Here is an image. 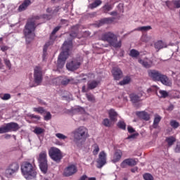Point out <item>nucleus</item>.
Segmentation results:
<instances>
[{
  "mask_svg": "<svg viewBox=\"0 0 180 180\" xmlns=\"http://www.w3.org/2000/svg\"><path fill=\"white\" fill-rule=\"evenodd\" d=\"M79 25L72 27L71 32L69 34L68 41H65L62 46V52L58 56L57 68H63L68 58L70 50L72 49V40L78 36Z\"/></svg>",
  "mask_w": 180,
  "mask_h": 180,
  "instance_id": "obj_1",
  "label": "nucleus"
},
{
  "mask_svg": "<svg viewBox=\"0 0 180 180\" xmlns=\"http://www.w3.org/2000/svg\"><path fill=\"white\" fill-rule=\"evenodd\" d=\"M73 137V143L77 147H81L84 141L88 139V129L85 127H79L71 132Z\"/></svg>",
  "mask_w": 180,
  "mask_h": 180,
  "instance_id": "obj_2",
  "label": "nucleus"
},
{
  "mask_svg": "<svg viewBox=\"0 0 180 180\" xmlns=\"http://www.w3.org/2000/svg\"><path fill=\"white\" fill-rule=\"evenodd\" d=\"M39 19H40V17L37 15L27 20L24 29L27 43H30L34 39V32L36 30V20H39Z\"/></svg>",
  "mask_w": 180,
  "mask_h": 180,
  "instance_id": "obj_3",
  "label": "nucleus"
},
{
  "mask_svg": "<svg viewBox=\"0 0 180 180\" xmlns=\"http://www.w3.org/2000/svg\"><path fill=\"white\" fill-rule=\"evenodd\" d=\"M21 171L27 180H34L37 175V172H36V165L30 162H22Z\"/></svg>",
  "mask_w": 180,
  "mask_h": 180,
  "instance_id": "obj_4",
  "label": "nucleus"
},
{
  "mask_svg": "<svg viewBox=\"0 0 180 180\" xmlns=\"http://www.w3.org/2000/svg\"><path fill=\"white\" fill-rule=\"evenodd\" d=\"M101 40L107 41L110 47L120 49L122 47V40L117 41V35L113 32H107L102 34Z\"/></svg>",
  "mask_w": 180,
  "mask_h": 180,
  "instance_id": "obj_5",
  "label": "nucleus"
},
{
  "mask_svg": "<svg viewBox=\"0 0 180 180\" xmlns=\"http://www.w3.org/2000/svg\"><path fill=\"white\" fill-rule=\"evenodd\" d=\"M37 162L42 174H47L49 171V163L47 160V152L46 150H43L39 154Z\"/></svg>",
  "mask_w": 180,
  "mask_h": 180,
  "instance_id": "obj_6",
  "label": "nucleus"
},
{
  "mask_svg": "<svg viewBox=\"0 0 180 180\" xmlns=\"http://www.w3.org/2000/svg\"><path fill=\"white\" fill-rule=\"evenodd\" d=\"M49 155L51 160L58 164L61 162V160H63V153L61 150L57 148H51L49 150Z\"/></svg>",
  "mask_w": 180,
  "mask_h": 180,
  "instance_id": "obj_7",
  "label": "nucleus"
},
{
  "mask_svg": "<svg viewBox=\"0 0 180 180\" xmlns=\"http://www.w3.org/2000/svg\"><path fill=\"white\" fill-rule=\"evenodd\" d=\"M34 81L37 85H40L43 81V74L41 73V68L37 66L34 69Z\"/></svg>",
  "mask_w": 180,
  "mask_h": 180,
  "instance_id": "obj_8",
  "label": "nucleus"
},
{
  "mask_svg": "<svg viewBox=\"0 0 180 180\" xmlns=\"http://www.w3.org/2000/svg\"><path fill=\"white\" fill-rule=\"evenodd\" d=\"M77 166L74 165H70L65 169L63 172V175L64 176H72V175L77 174Z\"/></svg>",
  "mask_w": 180,
  "mask_h": 180,
  "instance_id": "obj_9",
  "label": "nucleus"
},
{
  "mask_svg": "<svg viewBox=\"0 0 180 180\" xmlns=\"http://www.w3.org/2000/svg\"><path fill=\"white\" fill-rule=\"evenodd\" d=\"M138 160L134 158H128L125 159L124 161L122 162L120 164L121 168H126V167H134V165H137Z\"/></svg>",
  "mask_w": 180,
  "mask_h": 180,
  "instance_id": "obj_10",
  "label": "nucleus"
},
{
  "mask_svg": "<svg viewBox=\"0 0 180 180\" xmlns=\"http://www.w3.org/2000/svg\"><path fill=\"white\" fill-rule=\"evenodd\" d=\"M81 62L77 60H73L66 64V68L69 71H75V70H78V68H79Z\"/></svg>",
  "mask_w": 180,
  "mask_h": 180,
  "instance_id": "obj_11",
  "label": "nucleus"
},
{
  "mask_svg": "<svg viewBox=\"0 0 180 180\" xmlns=\"http://www.w3.org/2000/svg\"><path fill=\"white\" fill-rule=\"evenodd\" d=\"M97 167L102 168L105 164H106V153L105 151H102L98 155V159L97 160Z\"/></svg>",
  "mask_w": 180,
  "mask_h": 180,
  "instance_id": "obj_12",
  "label": "nucleus"
},
{
  "mask_svg": "<svg viewBox=\"0 0 180 180\" xmlns=\"http://www.w3.org/2000/svg\"><path fill=\"white\" fill-rule=\"evenodd\" d=\"M161 72L157 70H148V75L153 79V81H158L160 77H161Z\"/></svg>",
  "mask_w": 180,
  "mask_h": 180,
  "instance_id": "obj_13",
  "label": "nucleus"
},
{
  "mask_svg": "<svg viewBox=\"0 0 180 180\" xmlns=\"http://www.w3.org/2000/svg\"><path fill=\"white\" fill-rule=\"evenodd\" d=\"M158 82H161L163 85H165L166 86H171L172 85V82L169 78L167 77V75L164 74H161L160 77H159V79Z\"/></svg>",
  "mask_w": 180,
  "mask_h": 180,
  "instance_id": "obj_14",
  "label": "nucleus"
},
{
  "mask_svg": "<svg viewBox=\"0 0 180 180\" xmlns=\"http://www.w3.org/2000/svg\"><path fill=\"white\" fill-rule=\"evenodd\" d=\"M6 127L7 129L8 133L9 131H18L20 127H19V124L16 122H9L6 124Z\"/></svg>",
  "mask_w": 180,
  "mask_h": 180,
  "instance_id": "obj_15",
  "label": "nucleus"
},
{
  "mask_svg": "<svg viewBox=\"0 0 180 180\" xmlns=\"http://www.w3.org/2000/svg\"><path fill=\"white\" fill-rule=\"evenodd\" d=\"M32 5V0H24L23 2L18 7V12H23Z\"/></svg>",
  "mask_w": 180,
  "mask_h": 180,
  "instance_id": "obj_16",
  "label": "nucleus"
},
{
  "mask_svg": "<svg viewBox=\"0 0 180 180\" xmlns=\"http://www.w3.org/2000/svg\"><path fill=\"white\" fill-rule=\"evenodd\" d=\"M112 75L114 77V79H116L117 81H119L122 77H123V72H122V70L118 68H114L112 69Z\"/></svg>",
  "mask_w": 180,
  "mask_h": 180,
  "instance_id": "obj_17",
  "label": "nucleus"
},
{
  "mask_svg": "<svg viewBox=\"0 0 180 180\" xmlns=\"http://www.w3.org/2000/svg\"><path fill=\"white\" fill-rule=\"evenodd\" d=\"M154 47L157 49V51H160L161 49H167V45L162 40L158 41L154 44Z\"/></svg>",
  "mask_w": 180,
  "mask_h": 180,
  "instance_id": "obj_18",
  "label": "nucleus"
},
{
  "mask_svg": "<svg viewBox=\"0 0 180 180\" xmlns=\"http://www.w3.org/2000/svg\"><path fill=\"white\" fill-rule=\"evenodd\" d=\"M71 112L73 115H77V113L84 115L85 113V109L81 106H75L71 108Z\"/></svg>",
  "mask_w": 180,
  "mask_h": 180,
  "instance_id": "obj_19",
  "label": "nucleus"
},
{
  "mask_svg": "<svg viewBox=\"0 0 180 180\" xmlns=\"http://www.w3.org/2000/svg\"><path fill=\"white\" fill-rule=\"evenodd\" d=\"M108 115L111 122H113V123L117 122V112H116L115 110L110 109L108 112Z\"/></svg>",
  "mask_w": 180,
  "mask_h": 180,
  "instance_id": "obj_20",
  "label": "nucleus"
},
{
  "mask_svg": "<svg viewBox=\"0 0 180 180\" xmlns=\"http://www.w3.org/2000/svg\"><path fill=\"white\" fill-rule=\"evenodd\" d=\"M122 151L117 150V152L115 153L114 157L112 160V162L114 164H116V162H119L122 158Z\"/></svg>",
  "mask_w": 180,
  "mask_h": 180,
  "instance_id": "obj_21",
  "label": "nucleus"
},
{
  "mask_svg": "<svg viewBox=\"0 0 180 180\" xmlns=\"http://www.w3.org/2000/svg\"><path fill=\"white\" fill-rule=\"evenodd\" d=\"M129 98H130V101H131V102H132V103H137L140 102V101H141V97L134 93L131 94L129 95Z\"/></svg>",
  "mask_w": 180,
  "mask_h": 180,
  "instance_id": "obj_22",
  "label": "nucleus"
},
{
  "mask_svg": "<svg viewBox=\"0 0 180 180\" xmlns=\"http://www.w3.org/2000/svg\"><path fill=\"white\" fill-rule=\"evenodd\" d=\"M139 63L141 64L144 68H151L153 67V63L151 61H147L145 60L139 59Z\"/></svg>",
  "mask_w": 180,
  "mask_h": 180,
  "instance_id": "obj_23",
  "label": "nucleus"
},
{
  "mask_svg": "<svg viewBox=\"0 0 180 180\" xmlns=\"http://www.w3.org/2000/svg\"><path fill=\"white\" fill-rule=\"evenodd\" d=\"M136 115L143 120H146V121L150 120V115L147 112H145V111L139 112H137Z\"/></svg>",
  "mask_w": 180,
  "mask_h": 180,
  "instance_id": "obj_24",
  "label": "nucleus"
},
{
  "mask_svg": "<svg viewBox=\"0 0 180 180\" xmlns=\"http://www.w3.org/2000/svg\"><path fill=\"white\" fill-rule=\"evenodd\" d=\"M115 19L114 17L105 18L101 20L100 23H102L103 25H110V23H113Z\"/></svg>",
  "mask_w": 180,
  "mask_h": 180,
  "instance_id": "obj_25",
  "label": "nucleus"
},
{
  "mask_svg": "<svg viewBox=\"0 0 180 180\" xmlns=\"http://www.w3.org/2000/svg\"><path fill=\"white\" fill-rule=\"evenodd\" d=\"M99 85V81L92 80L87 84L88 89H95Z\"/></svg>",
  "mask_w": 180,
  "mask_h": 180,
  "instance_id": "obj_26",
  "label": "nucleus"
},
{
  "mask_svg": "<svg viewBox=\"0 0 180 180\" xmlns=\"http://www.w3.org/2000/svg\"><path fill=\"white\" fill-rule=\"evenodd\" d=\"M62 85H68V84H77L75 79L70 77L68 79H64L61 82Z\"/></svg>",
  "mask_w": 180,
  "mask_h": 180,
  "instance_id": "obj_27",
  "label": "nucleus"
},
{
  "mask_svg": "<svg viewBox=\"0 0 180 180\" xmlns=\"http://www.w3.org/2000/svg\"><path fill=\"white\" fill-rule=\"evenodd\" d=\"M14 174L16 173L13 171V169H10L8 166L4 172V176H6V178H11V176L14 175Z\"/></svg>",
  "mask_w": 180,
  "mask_h": 180,
  "instance_id": "obj_28",
  "label": "nucleus"
},
{
  "mask_svg": "<svg viewBox=\"0 0 180 180\" xmlns=\"http://www.w3.org/2000/svg\"><path fill=\"white\" fill-rule=\"evenodd\" d=\"M9 168L13 169V171L16 174L19 171V163L14 162L8 165Z\"/></svg>",
  "mask_w": 180,
  "mask_h": 180,
  "instance_id": "obj_29",
  "label": "nucleus"
},
{
  "mask_svg": "<svg viewBox=\"0 0 180 180\" xmlns=\"http://www.w3.org/2000/svg\"><path fill=\"white\" fill-rule=\"evenodd\" d=\"M102 123H103V126H105V127H110L111 126L113 125V124L115 122H113V121H112L111 120H109L108 118H105L103 120Z\"/></svg>",
  "mask_w": 180,
  "mask_h": 180,
  "instance_id": "obj_30",
  "label": "nucleus"
},
{
  "mask_svg": "<svg viewBox=\"0 0 180 180\" xmlns=\"http://www.w3.org/2000/svg\"><path fill=\"white\" fill-rule=\"evenodd\" d=\"M46 130L41 127H36L34 129V133L37 134V136H40V134H44Z\"/></svg>",
  "mask_w": 180,
  "mask_h": 180,
  "instance_id": "obj_31",
  "label": "nucleus"
},
{
  "mask_svg": "<svg viewBox=\"0 0 180 180\" xmlns=\"http://www.w3.org/2000/svg\"><path fill=\"white\" fill-rule=\"evenodd\" d=\"M99 5H102V1L96 0L94 3L89 4V8H90V9H94V8H98Z\"/></svg>",
  "mask_w": 180,
  "mask_h": 180,
  "instance_id": "obj_32",
  "label": "nucleus"
},
{
  "mask_svg": "<svg viewBox=\"0 0 180 180\" xmlns=\"http://www.w3.org/2000/svg\"><path fill=\"white\" fill-rule=\"evenodd\" d=\"M161 122V116L160 115H155L153 121V128L157 129L158 127V124Z\"/></svg>",
  "mask_w": 180,
  "mask_h": 180,
  "instance_id": "obj_33",
  "label": "nucleus"
},
{
  "mask_svg": "<svg viewBox=\"0 0 180 180\" xmlns=\"http://www.w3.org/2000/svg\"><path fill=\"white\" fill-rule=\"evenodd\" d=\"M60 29H61L60 26H57L52 31L51 36H50V39L51 40L54 41V39H56V33H57L58 32V30H60Z\"/></svg>",
  "mask_w": 180,
  "mask_h": 180,
  "instance_id": "obj_34",
  "label": "nucleus"
},
{
  "mask_svg": "<svg viewBox=\"0 0 180 180\" xmlns=\"http://www.w3.org/2000/svg\"><path fill=\"white\" fill-rule=\"evenodd\" d=\"M155 94L159 98H167L168 96V92L164 90H160L159 93L156 91Z\"/></svg>",
  "mask_w": 180,
  "mask_h": 180,
  "instance_id": "obj_35",
  "label": "nucleus"
},
{
  "mask_svg": "<svg viewBox=\"0 0 180 180\" xmlns=\"http://www.w3.org/2000/svg\"><path fill=\"white\" fill-rule=\"evenodd\" d=\"M49 46H50V44L46 43V44H45V45L44 46V48H43L42 58H43L44 61V60H46V58L47 57V49H49Z\"/></svg>",
  "mask_w": 180,
  "mask_h": 180,
  "instance_id": "obj_36",
  "label": "nucleus"
},
{
  "mask_svg": "<svg viewBox=\"0 0 180 180\" xmlns=\"http://www.w3.org/2000/svg\"><path fill=\"white\" fill-rule=\"evenodd\" d=\"M166 141L169 146V147H171V146H173L175 141H176V139L174 136H169L166 138Z\"/></svg>",
  "mask_w": 180,
  "mask_h": 180,
  "instance_id": "obj_37",
  "label": "nucleus"
},
{
  "mask_svg": "<svg viewBox=\"0 0 180 180\" xmlns=\"http://www.w3.org/2000/svg\"><path fill=\"white\" fill-rule=\"evenodd\" d=\"M33 111L39 113V115H44L46 113V110L43 107L34 108Z\"/></svg>",
  "mask_w": 180,
  "mask_h": 180,
  "instance_id": "obj_38",
  "label": "nucleus"
},
{
  "mask_svg": "<svg viewBox=\"0 0 180 180\" xmlns=\"http://www.w3.org/2000/svg\"><path fill=\"white\" fill-rule=\"evenodd\" d=\"M130 81H131V78L129 76H127L120 82V85H127V84H130Z\"/></svg>",
  "mask_w": 180,
  "mask_h": 180,
  "instance_id": "obj_39",
  "label": "nucleus"
},
{
  "mask_svg": "<svg viewBox=\"0 0 180 180\" xmlns=\"http://www.w3.org/2000/svg\"><path fill=\"white\" fill-rule=\"evenodd\" d=\"M129 56L133 58H137V57L140 56V52L136 49H131L130 51Z\"/></svg>",
  "mask_w": 180,
  "mask_h": 180,
  "instance_id": "obj_40",
  "label": "nucleus"
},
{
  "mask_svg": "<svg viewBox=\"0 0 180 180\" xmlns=\"http://www.w3.org/2000/svg\"><path fill=\"white\" fill-rule=\"evenodd\" d=\"M136 30H138L139 32H148V30H151V26H143V27H139L136 29Z\"/></svg>",
  "mask_w": 180,
  "mask_h": 180,
  "instance_id": "obj_41",
  "label": "nucleus"
},
{
  "mask_svg": "<svg viewBox=\"0 0 180 180\" xmlns=\"http://www.w3.org/2000/svg\"><path fill=\"white\" fill-rule=\"evenodd\" d=\"M103 11L104 13H108L109 11H112V6L110 4H105L103 6Z\"/></svg>",
  "mask_w": 180,
  "mask_h": 180,
  "instance_id": "obj_42",
  "label": "nucleus"
},
{
  "mask_svg": "<svg viewBox=\"0 0 180 180\" xmlns=\"http://www.w3.org/2000/svg\"><path fill=\"white\" fill-rule=\"evenodd\" d=\"M0 98L3 101H9V99H11V94H0Z\"/></svg>",
  "mask_w": 180,
  "mask_h": 180,
  "instance_id": "obj_43",
  "label": "nucleus"
},
{
  "mask_svg": "<svg viewBox=\"0 0 180 180\" xmlns=\"http://www.w3.org/2000/svg\"><path fill=\"white\" fill-rule=\"evenodd\" d=\"M86 97L89 102H95V96L92 94H86Z\"/></svg>",
  "mask_w": 180,
  "mask_h": 180,
  "instance_id": "obj_44",
  "label": "nucleus"
},
{
  "mask_svg": "<svg viewBox=\"0 0 180 180\" xmlns=\"http://www.w3.org/2000/svg\"><path fill=\"white\" fill-rule=\"evenodd\" d=\"M117 127L122 130H126V123L124 121L118 122Z\"/></svg>",
  "mask_w": 180,
  "mask_h": 180,
  "instance_id": "obj_45",
  "label": "nucleus"
},
{
  "mask_svg": "<svg viewBox=\"0 0 180 180\" xmlns=\"http://www.w3.org/2000/svg\"><path fill=\"white\" fill-rule=\"evenodd\" d=\"M170 126H172L173 129H178V127H179V122L172 120L170 122Z\"/></svg>",
  "mask_w": 180,
  "mask_h": 180,
  "instance_id": "obj_46",
  "label": "nucleus"
},
{
  "mask_svg": "<svg viewBox=\"0 0 180 180\" xmlns=\"http://www.w3.org/2000/svg\"><path fill=\"white\" fill-rule=\"evenodd\" d=\"M143 179L145 180H154V177L149 173H146L143 174Z\"/></svg>",
  "mask_w": 180,
  "mask_h": 180,
  "instance_id": "obj_47",
  "label": "nucleus"
},
{
  "mask_svg": "<svg viewBox=\"0 0 180 180\" xmlns=\"http://www.w3.org/2000/svg\"><path fill=\"white\" fill-rule=\"evenodd\" d=\"M56 137H57L58 139H59V140H65V139H67V136L61 134V133H57L56 134Z\"/></svg>",
  "mask_w": 180,
  "mask_h": 180,
  "instance_id": "obj_48",
  "label": "nucleus"
},
{
  "mask_svg": "<svg viewBox=\"0 0 180 180\" xmlns=\"http://www.w3.org/2000/svg\"><path fill=\"white\" fill-rule=\"evenodd\" d=\"M94 150H93V154L94 155H98V153H99V146H98V144L95 143L94 146Z\"/></svg>",
  "mask_w": 180,
  "mask_h": 180,
  "instance_id": "obj_49",
  "label": "nucleus"
},
{
  "mask_svg": "<svg viewBox=\"0 0 180 180\" xmlns=\"http://www.w3.org/2000/svg\"><path fill=\"white\" fill-rule=\"evenodd\" d=\"M4 61L8 70H11V68H12V64H11V60L7 58H4Z\"/></svg>",
  "mask_w": 180,
  "mask_h": 180,
  "instance_id": "obj_50",
  "label": "nucleus"
},
{
  "mask_svg": "<svg viewBox=\"0 0 180 180\" xmlns=\"http://www.w3.org/2000/svg\"><path fill=\"white\" fill-rule=\"evenodd\" d=\"M4 133H8V129L6 128V125L0 127V134H4Z\"/></svg>",
  "mask_w": 180,
  "mask_h": 180,
  "instance_id": "obj_51",
  "label": "nucleus"
},
{
  "mask_svg": "<svg viewBox=\"0 0 180 180\" xmlns=\"http://www.w3.org/2000/svg\"><path fill=\"white\" fill-rule=\"evenodd\" d=\"M46 115L44 116V120H50L51 119V113L50 112L46 111Z\"/></svg>",
  "mask_w": 180,
  "mask_h": 180,
  "instance_id": "obj_52",
  "label": "nucleus"
},
{
  "mask_svg": "<svg viewBox=\"0 0 180 180\" xmlns=\"http://www.w3.org/2000/svg\"><path fill=\"white\" fill-rule=\"evenodd\" d=\"M173 5L175 6V8H180V0L173 1Z\"/></svg>",
  "mask_w": 180,
  "mask_h": 180,
  "instance_id": "obj_53",
  "label": "nucleus"
},
{
  "mask_svg": "<svg viewBox=\"0 0 180 180\" xmlns=\"http://www.w3.org/2000/svg\"><path fill=\"white\" fill-rule=\"evenodd\" d=\"M29 117H30L31 119H36L37 120H40V119H41L40 116L35 115L34 114L30 115Z\"/></svg>",
  "mask_w": 180,
  "mask_h": 180,
  "instance_id": "obj_54",
  "label": "nucleus"
},
{
  "mask_svg": "<svg viewBox=\"0 0 180 180\" xmlns=\"http://www.w3.org/2000/svg\"><path fill=\"white\" fill-rule=\"evenodd\" d=\"M137 136H139V133L133 134L127 137V139H128V140H130V139H136V137H137Z\"/></svg>",
  "mask_w": 180,
  "mask_h": 180,
  "instance_id": "obj_55",
  "label": "nucleus"
},
{
  "mask_svg": "<svg viewBox=\"0 0 180 180\" xmlns=\"http://www.w3.org/2000/svg\"><path fill=\"white\" fill-rule=\"evenodd\" d=\"M127 129L129 133H134L136 131V130H134V128L131 127V126H128Z\"/></svg>",
  "mask_w": 180,
  "mask_h": 180,
  "instance_id": "obj_56",
  "label": "nucleus"
},
{
  "mask_svg": "<svg viewBox=\"0 0 180 180\" xmlns=\"http://www.w3.org/2000/svg\"><path fill=\"white\" fill-rule=\"evenodd\" d=\"M175 153H180V144H177L174 149Z\"/></svg>",
  "mask_w": 180,
  "mask_h": 180,
  "instance_id": "obj_57",
  "label": "nucleus"
},
{
  "mask_svg": "<svg viewBox=\"0 0 180 180\" xmlns=\"http://www.w3.org/2000/svg\"><path fill=\"white\" fill-rule=\"evenodd\" d=\"M167 110H169L170 112L174 110V105L170 104L169 106L167 108Z\"/></svg>",
  "mask_w": 180,
  "mask_h": 180,
  "instance_id": "obj_58",
  "label": "nucleus"
},
{
  "mask_svg": "<svg viewBox=\"0 0 180 180\" xmlns=\"http://www.w3.org/2000/svg\"><path fill=\"white\" fill-rule=\"evenodd\" d=\"M88 179V176H86V174H84L83 176H82L79 180H86Z\"/></svg>",
  "mask_w": 180,
  "mask_h": 180,
  "instance_id": "obj_59",
  "label": "nucleus"
},
{
  "mask_svg": "<svg viewBox=\"0 0 180 180\" xmlns=\"http://www.w3.org/2000/svg\"><path fill=\"white\" fill-rule=\"evenodd\" d=\"M154 89H157V87L153 86V87H150V88L148 89V92H153V91H154Z\"/></svg>",
  "mask_w": 180,
  "mask_h": 180,
  "instance_id": "obj_60",
  "label": "nucleus"
},
{
  "mask_svg": "<svg viewBox=\"0 0 180 180\" xmlns=\"http://www.w3.org/2000/svg\"><path fill=\"white\" fill-rule=\"evenodd\" d=\"M110 15H111V16H117V11L110 12Z\"/></svg>",
  "mask_w": 180,
  "mask_h": 180,
  "instance_id": "obj_61",
  "label": "nucleus"
},
{
  "mask_svg": "<svg viewBox=\"0 0 180 180\" xmlns=\"http://www.w3.org/2000/svg\"><path fill=\"white\" fill-rule=\"evenodd\" d=\"M38 102L40 105H46V103H44V101H43L41 99L38 98Z\"/></svg>",
  "mask_w": 180,
  "mask_h": 180,
  "instance_id": "obj_62",
  "label": "nucleus"
},
{
  "mask_svg": "<svg viewBox=\"0 0 180 180\" xmlns=\"http://www.w3.org/2000/svg\"><path fill=\"white\" fill-rule=\"evenodd\" d=\"M1 50L2 51H6V50H8V46H2L1 48Z\"/></svg>",
  "mask_w": 180,
  "mask_h": 180,
  "instance_id": "obj_63",
  "label": "nucleus"
},
{
  "mask_svg": "<svg viewBox=\"0 0 180 180\" xmlns=\"http://www.w3.org/2000/svg\"><path fill=\"white\" fill-rule=\"evenodd\" d=\"M4 139H6V140H9V139H11V135L10 134L4 135Z\"/></svg>",
  "mask_w": 180,
  "mask_h": 180,
  "instance_id": "obj_64",
  "label": "nucleus"
}]
</instances>
